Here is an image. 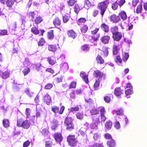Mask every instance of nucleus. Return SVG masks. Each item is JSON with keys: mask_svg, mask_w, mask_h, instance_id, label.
I'll return each mask as SVG.
<instances>
[{"mask_svg": "<svg viewBox=\"0 0 147 147\" xmlns=\"http://www.w3.org/2000/svg\"><path fill=\"white\" fill-rule=\"evenodd\" d=\"M109 0H105L98 3L97 8L100 10V14L102 18L109 3Z\"/></svg>", "mask_w": 147, "mask_h": 147, "instance_id": "1", "label": "nucleus"}, {"mask_svg": "<svg viewBox=\"0 0 147 147\" xmlns=\"http://www.w3.org/2000/svg\"><path fill=\"white\" fill-rule=\"evenodd\" d=\"M31 123L28 120H24L22 119H18L17 126L18 127H22L26 129H28L30 127Z\"/></svg>", "mask_w": 147, "mask_h": 147, "instance_id": "2", "label": "nucleus"}, {"mask_svg": "<svg viewBox=\"0 0 147 147\" xmlns=\"http://www.w3.org/2000/svg\"><path fill=\"white\" fill-rule=\"evenodd\" d=\"M67 141L68 145L72 147L77 146L78 143V141L74 135H69L67 137Z\"/></svg>", "mask_w": 147, "mask_h": 147, "instance_id": "3", "label": "nucleus"}, {"mask_svg": "<svg viewBox=\"0 0 147 147\" xmlns=\"http://www.w3.org/2000/svg\"><path fill=\"white\" fill-rule=\"evenodd\" d=\"M0 2L3 4H6L9 9L12 8L14 4V1L13 0H0Z\"/></svg>", "mask_w": 147, "mask_h": 147, "instance_id": "4", "label": "nucleus"}, {"mask_svg": "<svg viewBox=\"0 0 147 147\" xmlns=\"http://www.w3.org/2000/svg\"><path fill=\"white\" fill-rule=\"evenodd\" d=\"M110 21L113 23H116L121 21L120 17L115 14H113L109 17Z\"/></svg>", "mask_w": 147, "mask_h": 147, "instance_id": "5", "label": "nucleus"}, {"mask_svg": "<svg viewBox=\"0 0 147 147\" xmlns=\"http://www.w3.org/2000/svg\"><path fill=\"white\" fill-rule=\"evenodd\" d=\"M53 137L56 142L59 143L62 141L63 139L62 134L59 132L55 133L54 134Z\"/></svg>", "mask_w": 147, "mask_h": 147, "instance_id": "6", "label": "nucleus"}, {"mask_svg": "<svg viewBox=\"0 0 147 147\" xmlns=\"http://www.w3.org/2000/svg\"><path fill=\"white\" fill-rule=\"evenodd\" d=\"M42 100L44 102L48 105H49L52 102L51 98L48 94H47L44 96Z\"/></svg>", "mask_w": 147, "mask_h": 147, "instance_id": "7", "label": "nucleus"}, {"mask_svg": "<svg viewBox=\"0 0 147 147\" xmlns=\"http://www.w3.org/2000/svg\"><path fill=\"white\" fill-rule=\"evenodd\" d=\"M110 37L108 35H104L102 36L100 38V40L102 43L104 44H108L110 41Z\"/></svg>", "mask_w": 147, "mask_h": 147, "instance_id": "8", "label": "nucleus"}, {"mask_svg": "<svg viewBox=\"0 0 147 147\" xmlns=\"http://www.w3.org/2000/svg\"><path fill=\"white\" fill-rule=\"evenodd\" d=\"M10 72L8 71H3L0 70V77L3 79H6L8 78Z\"/></svg>", "mask_w": 147, "mask_h": 147, "instance_id": "9", "label": "nucleus"}, {"mask_svg": "<svg viewBox=\"0 0 147 147\" xmlns=\"http://www.w3.org/2000/svg\"><path fill=\"white\" fill-rule=\"evenodd\" d=\"M122 36L121 33L118 32L113 34L112 38L114 40L119 41L121 38Z\"/></svg>", "mask_w": 147, "mask_h": 147, "instance_id": "10", "label": "nucleus"}, {"mask_svg": "<svg viewBox=\"0 0 147 147\" xmlns=\"http://www.w3.org/2000/svg\"><path fill=\"white\" fill-rule=\"evenodd\" d=\"M93 75L94 77L100 80L103 76V73L98 70H94V71Z\"/></svg>", "mask_w": 147, "mask_h": 147, "instance_id": "11", "label": "nucleus"}, {"mask_svg": "<svg viewBox=\"0 0 147 147\" xmlns=\"http://www.w3.org/2000/svg\"><path fill=\"white\" fill-rule=\"evenodd\" d=\"M119 16L123 21L125 20L127 18V15L125 11L123 10L121 11L119 13Z\"/></svg>", "mask_w": 147, "mask_h": 147, "instance_id": "12", "label": "nucleus"}, {"mask_svg": "<svg viewBox=\"0 0 147 147\" xmlns=\"http://www.w3.org/2000/svg\"><path fill=\"white\" fill-rule=\"evenodd\" d=\"M68 36L74 39L77 36L76 33L73 30H70L67 32Z\"/></svg>", "mask_w": 147, "mask_h": 147, "instance_id": "13", "label": "nucleus"}, {"mask_svg": "<svg viewBox=\"0 0 147 147\" xmlns=\"http://www.w3.org/2000/svg\"><path fill=\"white\" fill-rule=\"evenodd\" d=\"M47 38L49 40H53L54 37V30H49L47 34Z\"/></svg>", "mask_w": 147, "mask_h": 147, "instance_id": "14", "label": "nucleus"}, {"mask_svg": "<svg viewBox=\"0 0 147 147\" xmlns=\"http://www.w3.org/2000/svg\"><path fill=\"white\" fill-rule=\"evenodd\" d=\"M53 23L55 26H58L61 25V21L58 17H56L53 20Z\"/></svg>", "mask_w": 147, "mask_h": 147, "instance_id": "15", "label": "nucleus"}, {"mask_svg": "<svg viewBox=\"0 0 147 147\" xmlns=\"http://www.w3.org/2000/svg\"><path fill=\"white\" fill-rule=\"evenodd\" d=\"M80 76L86 83L87 84L88 83L89 80L88 78V76L86 74L85 72L81 71L80 74Z\"/></svg>", "mask_w": 147, "mask_h": 147, "instance_id": "16", "label": "nucleus"}, {"mask_svg": "<svg viewBox=\"0 0 147 147\" xmlns=\"http://www.w3.org/2000/svg\"><path fill=\"white\" fill-rule=\"evenodd\" d=\"M100 27L101 29L105 32L108 33L109 31V26L105 23L102 24Z\"/></svg>", "mask_w": 147, "mask_h": 147, "instance_id": "17", "label": "nucleus"}, {"mask_svg": "<svg viewBox=\"0 0 147 147\" xmlns=\"http://www.w3.org/2000/svg\"><path fill=\"white\" fill-rule=\"evenodd\" d=\"M122 94V90L120 87H116L114 90V94L117 96H120Z\"/></svg>", "mask_w": 147, "mask_h": 147, "instance_id": "18", "label": "nucleus"}, {"mask_svg": "<svg viewBox=\"0 0 147 147\" xmlns=\"http://www.w3.org/2000/svg\"><path fill=\"white\" fill-rule=\"evenodd\" d=\"M107 145L109 147H113L116 146V141L113 139H111L110 140L107 142Z\"/></svg>", "mask_w": 147, "mask_h": 147, "instance_id": "19", "label": "nucleus"}, {"mask_svg": "<svg viewBox=\"0 0 147 147\" xmlns=\"http://www.w3.org/2000/svg\"><path fill=\"white\" fill-rule=\"evenodd\" d=\"M73 120L74 119L72 118L67 116L65 119L64 123L65 125L73 123Z\"/></svg>", "mask_w": 147, "mask_h": 147, "instance_id": "20", "label": "nucleus"}, {"mask_svg": "<svg viewBox=\"0 0 147 147\" xmlns=\"http://www.w3.org/2000/svg\"><path fill=\"white\" fill-rule=\"evenodd\" d=\"M96 60L98 63L102 64L104 63V60L99 55H98L96 58Z\"/></svg>", "mask_w": 147, "mask_h": 147, "instance_id": "21", "label": "nucleus"}, {"mask_svg": "<svg viewBox=\"0 0 147 147\" xmlns=\"http://www.w3.org/2000/svg\"><path fill=\"white\" fill-rule=\"evenodd\" d=\"M3 125L4 127L7 128L9 127L10 125V123L8 119H4L3 121Z\"/></svg>", "mask_w": 147, "mask_h": 147, "instance_id": "22", "label": "nucleus"}, {"mask_svg": "<svg viewBox=\"0 0 147 147\" xmlns=\"http://www.w3.org/2000/svg\"><path fill=\"white\" fill-rule=\"evenodd\" d=\"M43 21V18L40 16H39L37 17L34 20V23L36 25H38L42 22Z\"/></svg>", "mask_w": 147, "mask_h": 147, "instance_id": "23", "label": "nucleus"}, {"mask_svg": "<svg viewBox=\"0 0 147 147\" xmlns=\"http://www.w3.org/2000/svg\"><path fill=\"white\" fill-rule=\"evenodd\" d=\"M47 60L49 64L52 65H54L56 63L55 59L53 57H48Z\"/></svg>", "mask_w": 147, "mask_h": 147, "instance_id": "24", "label": "nucleus"}, {"mask_svg": "<svg viewBox=\"0 0 147 147\" xmlns=\"http://www.w3.org/2000/svg\"><path fill=\"white\" fill-rule=\"evenodd\" d=\"M84 3L88 7L94 6V2L91 0H84Z\"/></svg>", "mask_w": 147, "mask_h": 147, "instance_id": "25", "label": "nucleus"}, {"mask_svg": "<svg viewBox=\"0 0 147 147\" xmlns=\"http://www.w3.org/2000/svg\"><path fill=\"white\" fill-rule=\"evenodd\" d=\"M31 31V32L35 35H38L39 33V31L38 28L36 27H33L32 28Z\"/></svg>", "mask_w": 147, "mask_h": 147, "instance_id": "26", "label": "nucleus"}, {"mask_svg": "<svg viewBox=\"0 0 147 147\" xmlns=\"http://www.w3.org/2000/svg\"><path fill=\"white\" fill-rule=\"evenodd\" d=\"M86 21L85 18H80L77 21V23L78 25H81L82 24L85 23Z\"/></svg>", "mask_w": 147, "mask_h": 147, "instance_id": "27", "label": "nucleus"}, {"mask_svg": "<svg viewBox=\"0 0 147 147\" xmlns=\"http://www.w3.org/2000/svg\"><path fill=\"white\" fill-rule=\"evenodd\" d=\"M48 47L49 51L52 52L55 51L57 49L56 46L55 45H49Z\"/></svg>", "mask_w": 147, "mask_h": 147, "instance_id": "28", "label": "nucleus"}, {"mask_svg": "<svg viewBox=\"0 0 147 147\" xmlns=\"http://www.w3.org/2000/svg\"><path fill=\"white\" fill-rule=\"evenodd\" d=\"M124 110L123 109L120 108L118 109L115 111L117 115H124Z\"/></svg>", "mask_w": 147, "mask_h": 147, "instance_id": "29", "label": "nucleus"}, {"mask_svg": "<svg viewBox=\"0 0 147 147\" xmlns=\"http://www.w3.org/2000/svg\"><path fill=\"white\" fill-rule=\"evenodd\" d=\"M102 51L103 52V55L104 57H107L109 54V51L107 47H103L102 48Z\"/></svg>", "mask_w": 147, "mask_h": 147, "instance_id": "30", "label": "nucleus"}, {"mask_svg": "<svg viewBox=\"0 0 147 147\" xmlns=\"http://www.w3.org/2000/svg\"><path fill=\"white\" fill-rule=\"evenodd\" d=\"M118 46L117 45H114L113 46V54L114 55H117L118 53L119 49Z\"/></svg>", "mask_w": 147, "mask_h": 147, "instance_id": "31", "label": "nucleus"}, {"mask_svg": "<svg viewBox=\"0 0 147 147\" xmlns=\"http://www.w3.org/2000/svg\"><path fill=\"white\" fill-rule=\"evenodd\" d=\"M110 30L112 34L119 32L118 27L117 26H115L111 27Z\"/></svg>", "mask_w": 147, "mask_h": 147, "instance_id": "32", "label": "nucleus"}, {"mask_svg": "<svg viewBox=\"0 0 147 147\" xmlns=\"http://www.w3.org/2000/svg\"><path fill=\"white\" fill-rule=\"evenodd\" d=\"M66 129L69 131H71L74 129L75 125L73 123L66 125Z\"/></svg>", "mask_w": 147, "mask_h": 147, "instance_id": "33", "label": "nucleus"}, {"mask_svg": "<svg viewBox=\"0 0 147 147\" xmlns=\"http://www.w3.org/2000/svg\"><path fill=\"white\" fill-rule=\"evenodd\" d=\"M112 125V122L110 120L107 121L105 124V127L108 129H111Z\"/></svg>", "mask_w": 147, "mask_h": 147, "instance_id": "34", "label": "nucleus"}, {"mask_svg": "<svg viewBox=\"0 0 147 147\" xmlns=\"http://www.w3.org/2000/svg\"><path fill=\"white\" fill-rule=\"evenodd\" d=\"M36 14L34 11H30L28 13V17L29 18H31L32 20H33L34 18L36 17Z\"/></svg>", "mask_w": 147, "mask_h": 147, "instance_id": "35", "label": "nucleus"}, {"mask_svg": "<svg viewBox=\"0 0 147 147\" xmlns=\"http://www.w3.org/2000/svg\"><path fill=\"white\" fill-rule=\"evenodd\" d=\"M77 118L79 120H82L84 118V113L82 112H78L76 115Z\"/></svg>", "mask_w": 147, "mask_h": 147, "instance_id": "36", "label": "nucleus"}, {"mask_svg": "<svg viewBox=\"0 0 147 147\" xmlns=\"http://www.w3.org/2000/svg\"><path fill=\"white\" fill-rule=\"evenodd\" d=\"M88 29V26L86 25H84L80 28L82 32L84 33H86Z\"/></svg>", "mask_w": 147, "mask_h": 147, "instance_id": "37", "label": "nucleus"}, {"mask_svg": "<svg viewBox=\"0 0 147 147\" xmlns=\"http://www.w3.org/2000/svg\"><path fill=\"white\" fill-rule=\"evenodd\" d=\"M129 57L128 53L125 52L122 55V59L123 61L125 62L128 60Z\"/></svg>", "mask_w": 147, "mask_h": 147, "instance_id": "38", "label": "nucleus"}, {"mask_svg": "<svg viewBox=\"0 0 147 147\" xmlns=\"http://www.w3.org/2000/svg\"><path fill=\"white\" fill-rule=\"evenodd\" d=\"M142 5L141 4H140L137 6L136 10V12L137 14L141 13H142Z\"/></svg>", "mask_w": 147, "mask_h": 147, "instance_id": "39", "label": "nucleus"}, {"mask_svg": "<svg viewBox=\"0 0 147 147\" xmlns=\"http://www.w3.org/2000/svg\"><path fill=\"white\" fill-rule=\"evenodd\" d=\"M74 11L77 14H78L81 9L79 5L76 3L74 7Z\"/></svg>", "mask_w": 147, "mask_h": 147, "instance_id": "40", "label": "nucleus"}, {"mask_svg": "<svg viewBox=\"0 0 147 147\" xmlns=\"http://www.w3.org/2000/svg\"><path fill=\"white\" fill-rule=\"evenodd\" d=\"M90 113L92 115H95L99 113V110L95 108L91 109L90 111Z\"/></svg>", "mask_w": 147, "mask_h": 147, "instance_id": "41", "label": "nucleus"}, {"mask_svg": "<svg viewBox=\"0 0 147 147\" xmlns=\"http://www.w3.org/2000/svg\"><path fill=\"white\" fill-rule=\"evenodd\" d=\"M77 86V82L75 81L71 82L69 84V89L75 88Z\"/></svg>", "mask_w": 147, "mask_h": 147, "instance_id": "42", "label": "nucleus"}, {"mask_svg": "<svg viewBox=\"0 0 147 147\" xmlns=\"http://www.w3.org/2000/svg\"><path fill=\"white\" fill-rule=\"evenodd\" d=\"M85 102L89 105H92L94 104V101L91 98L85 99Z\"/></svg>", "mask_w": 147, "mask_h": 147, "instance_id": "43", "label": "nucleus"}, {"mask_svg": "<svg viewBox=\"0 0 147 147\" xmlns=\"http://www.w3.org/2000/svg\"><path fill=\"white\" fill-rule=\"evenodd\" d=\"M59 107L54 106L51 108V111L55 113H56L59 112Z\"/></svg>", "mask_w": 147, "mask_h": 147, "instance_id": "44", "label": "nucleus"}, {"mask_svg": "<svg viewBox=\"0 0 147 147\" xmlns=\"http://www.w3.org/2000/svg\"><path fill=\"white\" fill-rule=\"evenodd\" d=\"M30 69L28 67H26L24 68L23 70L22 71V72L24 76L27 75L30 72Z\"/></svg>", "mask_w": 147, "mask_h": 147, "instance_id": "45", "label": "nucleus"}, {"mask_svg": "<svg viewBox=\"0 0 147 147\" xmlns=\"http://www.w3.org/2000/svg\"><path fill=\"white\" fill-rule=\"evenodd\" d=\"M53 143V142L51 140L47 141L45 142V147H51Z\"/></svg>", "mask_w": 147, "mask_h": 147, "instance_id": "46", "label": "nucleus"}, {"mask_svg": "<svg viewBox=\"0 0 147 147\" xmlns=\"http://www.w3.org/2000/svg\"><path fill=\"white\" fill-rule=\"evenodd\" d=\"M45 42V41L44 39L41 38L38 42V45L39 46H42L44 45Z\"/></svg>", "mask_w": 147, "mask_h": 147, "instance_id": "47", "label": "nucleus"}, {"mask_svg": "<svg viewBox=\"0 0 147 147\" xmlns=\"http://www.w3.org/2000/svg\"><path fill=\"white\" fill-rule=\"evenodd\" d=\"M115 60L117 63L121 64L122 63V60L119 55H118L116 56Z\"/></svg>", "mask_w": 147, "mask_h": 147, "instance_id": "48", "label": "nucleus"}, {"mask_svg": "<svg viewBox=\"0 0 147 147\" xmlns=\"http://www.w3.org/2000/svg\"><path fill=\"white\" fill-rule=\"evenodd\" d=\"M99 109V111L100 112V115H105L106 113V111L104 107H100L98 108Z\"/></svg>", "mask_w": 147, "mask_h": 147, "instance_id": "49", "label": "nucleus"}, {"mask_svg": "<svg viewBox=\"0 0 147 147\" xmlns=\"http://www.w3.org/2000/svg\"><path fill=\"white\" fill-rule=\"evenodd\" d=\"M79 132L82 136H85L86 134V130L83 127L81 128L79 130Z\"/></svg>", "mask_w": 147, "mask_h": 147, "instance_id": "50", "label": "nucleus"}, {"mask_svg": "<svg viewBox=\"0 0 147 147\" xmlns=\"http://www.w3.org/2000/svg\"><path fill=\"white\" fill-rule=\"evenodd\" d=\"M118 3L117 1L114 2L112 4L111 8L112 9L114 10L117 9L118 7Z\"/></svg>", "mask_w": 147, "mask_h": 147, "instance_id": "51", "label": "nucleus"}, {"mask_svg": "<svg viewBox=\"0 0 147 147\" xmlns=\"http://www.w3.org/2000/svg\"><path fill=\"white\" fill-rule=\"evenodd\" d=\"M69 19V16L66 15L63 16L62 19L64 23H66L68 22Z\"/></svg>", "mask_w": 147, "mask_h": 147, "instance_id": "52", "label": "nucleus"}, {"mask_svg": "<svg viewBox=\"0 0 147 147\" xmlns=\"http://www.w3.org/2000/svg\"><path fill=\"white\" fill-rule=\"evenodd\" d=\"M76 0H69L67 1V4L69 6H73L76 3Z\"/></svg>", "mask_w": 147, "mask_h": 147, "instance_id": "53", "label": "nucleus"}, {"mask_svg": "<svg viewBox=\"0 0 147 147\" xmlns=\"http://www.w3.org/2000/svg\"><path fill=\"white\" fill-rule=\"evenodd\" d=\"M8 31L7 30H0V35L4 36L7 35Z\"/></svg>", "mask_w": 147, "mask_h": 147, "instance_id": "54", "label": "nucleus"}, {"mask_svg": "<svg viewBox=\"0 0 147 147\" xmlns=\"http://www.w3.org/2000/svg\"><path fill=\"white\" fill-rule=\"evenodd\" d=\"M37 119L35 116L34 115L31 117L30 119V123H31V124H33L36 121Z\"/></svg>", "mask_w": 147, "mask_h": 147, "instance_id": "55", "label": "nucleus"}, {"mask_svg": "<svg viewBox=\"0 0 147 147\" xmlns=\"http://www.w3.org/2000/svg\"><path fill=\"white\" fill-rule=\"evenodd\" d=\"M60 67L63 69L65 70L69 68L68 64L66 63H65L63 64H61Z\"/></svg>", "mask_w": 147, "mask_h": 147, "instance_id": "56", "label": "nucleus"}, {"mask_svg": "<svg viewBox=\"0 0 147 147\" xmlns=\"http://www.w3.org/2000/svg\"><path fill=\"white\" fill-rule=\"evenodd\" d=\"M98 123H92L91 124L90 127L91 129H96L97 128Z\"/></svg>", "mask_w": 147, "mask_h": 147, "instance_id": "57", "label": "nucleus"}, {"mask_svg": "<svg viewBox=\"0 0 147 147\" xmlns=\"http://www.w3.org/2000/svg\"><path fill=\"white\" fill-rule=\"evenodd\" d=\"M81 49L83 51H88L89 49V47L88 45L87 44H85L82 46Z\"/></svg>", "mask_w": 147, "mask_h": 147, "instance_id": "58", "label": "nucleus"}, {"mask_svg": "<svg viewBox=\"0 0 147 147\" xmlns=\"http://www.w3.org/2000/svg\"><path fill=\"white\" fill-rule=\"evenodd\" d=\"M104 100L106 102L109 103L111 101V96L108 95H106L104 97Z\"/></svg>", "mask_w": 147, "mask_h": 147, "instance_id": "59", "label": "nucleus"}, {"mask_svg": "<svg viewBox=\"0 0 147 147\" xmlns=\"http://www.w3.org/2000/svg\"><path fill=\"white\" fill-rule=\"evenodd\" d=\"M49 133V130L47 129L46 128L43 129L41 131L42 134L45 136L48 135Z\"/></svg>", "mask_w": 147, "mask_h": 147, "instance_id": "60", "label": "nucleus"}, {"mask_svg": "<svg viewBox=\"0 0 147 147\" xmlns=\"http://www.w3.org/2000/svg\"><path fill=\"white\" fill-rule=\"evenodd\" d=\"M132 89L129 88L125 90V93L126 96L131 95L133 93V91Z\"/></svg>", "mask_w": 147, "mask_h": 147, "instance_id": "61", "label": "nucleus"}, {"mask_svg": "<svg viewBox=\"0 0 147 147\" xmlns=\"http://www.w3.org/2000/svg\"><path fill=\"white\" fill-rule=\"evenodd\" d=\"M99 13V11L96 9H94L92 12V15L93 17H95Z\"/></svg>", "mask_w": 147, "mask_h": 147, "instance_id": "62", "label": "nucleus"}, {"mask_svg": "<svg viewBox=\"0 0 147 147\" xmlns=\"http://www.w3.org/2000/svg\"><path fill=\"white\" fill-rule=\"evenodd\" d=\"M105 138L107 140H110L112 139V136L109 133H106L104 136Z\"/></svg>", "mask_w": 147, "mask_h": 147, "instance_id": "63", "label": "nucleus"}, {"mask_svg": "<svg viewBox=\"0 0 147 147\" xmlns=\"http://www.w3.org/2000/svg\"><path fill=\"white\" fill-rule=\"evenodd\" d=\"M114 127L117 129H119L121 127V125L119 121H116L114 123Z\"/></svg>", "mask_w": 147, "mask_h": 147, "instance_id": "64", "label": "nucleus"}]
</instances>
